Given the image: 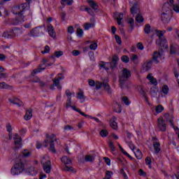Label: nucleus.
I'll list each match as a JSON object with an SVG mask.
<instances>
[{
	"mask_svg": "<svg viewBox=\"0 0 179 179\" xmlns=\"http://www.w3.org/2000/svg\"><path fill=\"white\" fill-rule=\"evenodd\" d=\"M145 165L148 166V169H152V158L150 157L145 158Z\"/></svg>",
	"mask_w": 179,
	"mask_h": 179,
	"instance_id": "41",
	"label": "nucleus"
},
{
	"mask_svg": "<svg viewBox=\"0 0 179 179\" xmlns=\"http://www.w3.org/2000/svg\"><path fill=\"white\" fill-rule=\"evenodd\" d=\"M99 135L101 136V138H107V136H108V131L101 129L99 132Z\"/></svg>",
	"mask_w": 179,
	"mask_h": 179,
	"instance_id": "45",
	"label": "nucleus"
},
{
	"mask_svg": "<svg viewBox=\"0 0 179 179\" xmlns=\"http://www.w3.org/2000/svg\"><path fill=\"white\" fill-rule=\"evenodd\" d=\"M21 156L24 159H27V157H30L31 156V152L29 151V150H27V149H24L21 152Z\"/></svg>",
	"mask_w": 179,
	"mask_h": 179,
	"instance_id": "28",
	"label": "nucleus"
},
{
	"mask_svg": "<svg viewBox=\"0 0 179 179\" xmlns=\"http://www.w3.org/2000/svg\"><path fill=\"white\" fill-rule=\"evenodd\" d=\"M44 69H45V66H44V64H41L37 69L33 70L31 73V76L33 78L31 82L33 83H38L41 87H45V83L41 81V80H40L38 77H34V75H36V73H40V72H43Z\"/></svg>",
	"mask_w": 179,
	"mask_h": 179,
	"instance_id": "1",
	"label": "nucleus"
},
{
	"mask_svg": "<svg viewBox=\"0 0 179 179\" xmlns=\"http://www.w3.org/2000/svg\"><path fill=\"white\" fill-rule=\"evenodd\" d=\"M0 89H6L8 90H10L12 89V86L6 84L5 82L0 83Z\"/></svg>",
	"mask_w": 179,
	"mask_h": 179,
	"instance_id": "39",
	"label": "nucleus"
},
{
	"mask_svg": "<svg viewBox=\"0 0 179 179\" xmlns=\"http://www.w3.org/2000/svg\"><path fill=\"white\" fill-rule=\"evenodd\" d=\"M113 176H114V173H113L111 171L107 170L105 172V177L103 178V179H111Z\"/></svg>",
	"mask_w": 179,
	"mask_h": 179,
	"instance_id": "37",
	"label": "nucleus"
},
{
	"mask_svg": "<svg viewBox=\"0 0 179 179\" xmlns=\"http://www.w3.org/2000/svg\"><path fill=\"white\" fill-rule=\"evenodd\" d=\"M169 86L167 85H164L162 88V93H163V94L167 95L169 94Z\"/></svg>",
	"mask_w": 179,
	"mask_h": 179,
	"instance_id": "47",
	"label": "nucleus"
},
{
	"mask_svg": "<svg viewBox=\"0 0 179 179\" xmlns=\"http://www.w3.org/2000/svg\"><path fill=\"white\" fill-rule=\"evenodd\" d=\"M66 107H71V108H72V110H73V111H76V113H79L80 114V115H82L83 117H87V115L83 112H82V110H80V109L77 108L76 106H72L71 104L70 106H66Z\"/></svg>",
	"mask_w": 179,
	"mask_h": 179,
	"instance_id": "27",
	"label": "nucleus"
},
{
	"mask_svg": "<svg viewBox=\"0 0 179 179\" xmlns=\"http://www.w3.org/2000/svg\"><path fill=\"white\" fill-rule=\"evenodd\" d=\"M94 159H96V156L93 155H87L85 156V162L93 163L94 162Z\"/></svg>",
	"mask_w": 179,
	"mask_h": 179,
	"instance_id": "32",
	"label": "nucleus"
},
{
	"mask_svg": "<svg viewBox=\"0 0 179 179\" xmlns=\"http://www.w3.org/2000/svg\"><path fill=\"white\" fill-rule=\"evenodd\" d=\"M33 117V109L29 108L26 109L25 115H24V120L25 121H29V120H31Z\"/></svg>",
	"mask_w": 179,
	"mask_h": 179,
	"instance_id": "19",
	"label": "nucleus"
},
{
	"mask_svg": "<svg viewBox=\"0 0 179 179\" xmlns=\"http://www.w3.org/2000/svg\"><path fill=\"white\" fill-rule=\"evenodd\" d=\"M43 26L40 25L34 27L29 31L30 37H43L44 36V32L43 31Z\"/></svg>",
	"mask_w": 179,
	"mask_h": 179,
	"instance_id": "5",
	"label": "nucleus"
},
{
	"mask_svg": "<svg viewBox=\"0 0 179 179\" xmlns=\"http://www.w3.org/2000/svg\"><path fill=\"white\" fill-rule=\"evenodd\" d=\"M17 29L16 28H9L6 29L2 34V37L7 39H12L16 37V34H17Z\"/></svg>",
	"mask_w": 179,
	"mask_h": 179,
	"instance_id": "4",
	"label": "nucleus"
},
{
	"mask_svg": "<svg viewBox=\"0 0 179 179\" xmlns=\"http://www.w3.org/2000/svg\"><path fill=\"white\" fill-rule=\"evenodd\" d=\"M171 13V8L169 7V3H164L161 14V20H162L163 23H169L170 20H171L169 14Z\"/></svg>",
	"mask_w": 179,
	"mask_h": 179,
	"instance_id": "2",
	"label": "nucleus"
},
{
	"mask_svg": "<svg viewBox=\"0 0 179 179\" xmlns=\"http://www.w3.org/2000/svg\"><path fill=\"white\" fill-rule=\"evenodd\" d=\"M169 54L171 55H178L179 52H178V49L177 48V46H176L175 45H171Z\"/></svg>",
	"mask_w": 179,
	"mask_h": 179,
	"instance_id": "23",
	"label": "nucleus"
},
{
	"mask_svg": "<svg viewBox=\"0 0 179 179\" xmlns=\"http://www.w3.org/2000/svg\"><path fill=\"white\" fill-rule=\"evenodd\" d=\"M157 127L161 132H166V131H167V124L163 117H160L157 119Z\"/></svg>",
	"mask_w": 179,
	"mask_h": 179,
	"instance_id": "6",
	"label": "nucleus"
},
{
	"mask_svg": "<svg viewBox=\"0 0 179 179\" xmlns=\"http://www.w3.org/2000/svg\"><path fill=\"white\" fill-rule=\"evenodd\" d=\"M20 6L17 5L14 6L12 9L11 12L13 15H17V16H20Z\"/></svg>",
	"mask_w": 179,
	"mask_h": 179,
	"instance_id": "26",
	"label": "nucleus"
},
{
	"mask_svg": "<svg viewBox=\"0 0 179 179\" xmlns=\"http://www.w3.org/2000/svg\"><path fill=\"white\" fill-rule=\"evenodd\" d=\"M119 148L120 149V151L122 152V153L124 155V156H127V157H129V158L131 157V155H129L127 152H126L125 150H124V148H122V147L120 144H119Z\"/></svg>",
	"mask_w": 179,
	"mask_h": 179,
	"instance_id": "57",
	"label": "nucleus"
},
{
	"mask_svg": "<svg viewBox=\"0 0 179 179\" xmlns=\"http://www.w3.org/2000/svg\"><path fill=\"white\" fill-rule=\"evenodd\" d=\"M57 136H55L54 134L50 135L48 134H46V138L47 139H50L49 141H55V138Z\"/></svg>",
	"mask_w": 179,
	"mask_h": 179,
	"instance_id": "62",
	"label": "nucleus"
},
{
	"mask_svg": "<svg viewBox=\"0 0 179 179\" xmlns=\"http://www.w3.org/2000/svg\"><path fill=\"white\" fill-rule=\"evenodd\" d=\"M117 24L121 26L122 24V20H124V13H120L118 17L116 18Z\"/></svg>",
	"mask_w": 179,
	"mask_h": 179,
	"instance_id": "34",
	"label": "nucleus"
},
{
	"mask_svg": "<svg viewBox=\"0 0 179 179\" xmlns=\"http://www.w3.org/2000/svg\"><path fill=\"white\" fill-rule=\"evenodd\" d=\"M152 148L154 150H152V148H150V150L156 156L162 152V144L160 143H152Z\"/></svg>",
	"mask_w": 179,
	"mask_h": 179,
	"instance_id": "9",
	"label": "nucleus"
},
{
	"mask_svg": "<svg viewBox=\"0 0 179 179\" xmlns=\"http://www.w3.org/2000/svg\"><path fill=\"white\" fill-rule=\"evenodd\" d=\"M64 171H70L71 173H73L74 169L72 166H69L68 165H65L63 168Z\"/></svg>",
	"mask_w": 179,
	"mask_h": 179,
	"instance_id": "52",
	"label": "nucleus"
},
{
	"mask_svg": "<svg viewBox=\"0 0 179 179\" xmlns=\"http://www.w3.org/2000/svg\"><path fill=\"white\" fill-rule=\"evenodd\" d=\"M80 10L83 12H87L88 15H90V16H94V12H93V10L90 8V7H86V6H83L80 8Z\"/></svg>",
	"mask_w": 179,
	"mask_h": 179,
	"instance_id": "24",
	"label": "nucleus"
},
{
	"mask_svg": "<svg viewBox=\"0 0 179 179\" xmlns=\"http://www.w3.org/2000/svg\"><path fill=\"white\" fill-rule=\"evenodd\" d=\"M169 8H172L176 13H179V5L174 4V0H168Z\"/></svg>",
	"mask_w": 179,
	"mask_h": 179,
	"instance_id": "17",
	"label": "nucleus"
},
{
	"mask_svg": "<svg viewBox=\"0 0 179 179\" xmlns=\"http://www.w3.org/2000/svg\"><path fill=\"white\" fill-rule=\"evenodd\" d=\"M27 174L28 176H37V171L34 168L29 169H28Z\"/></svg>",
	"mask_w": 179,
	"mask_h": 179,
	"instance_id": "48",
	"label": "nucleus"
},
{
	"mask_svg": "<svg viewBox=\"0 0 179 179\" xmlns=\"http://www.w3.org/2000/svg\"><path fill=\"white\" fill-rule=\"evenodd\" d=\"M62 55H64V52H62V50H58L55 52V58H60V57H62Z\"/></svg>",
	"mask_w": 179,
	"mask_h": 179,
	"instance_id": "54",
	"label": "nucleus"
},
{
	"mask_svg": "<svg viewBox=\"0 0 179 179\" xmlns=\"http://www.w3.org/2000/svg\"><path fill=\"white\" fill-rule=\"evenodd\" d=\"M144 21L145 18H143V16L141 14H137L136 16V22H137V23H143Z\"/></svg>",
	"mask_w": 179,
	"mask_h": 179,
	"instance_id": "40",
	"label": "nucleus"
},
{
	"mask_svg": "<svg viewBox=\"0 0 179 179\" xmlns=\"http://www.w3.org/2000/svg\"><path fill=\"white\" fill-rule=\"evenodd\" d=\"M23 171H24V164L22 160L15 163L10 170V173L13 176H19L22 174Z\"/></svg>",
	"mask_w": 179,
	"mask_h": 179,
	"instance_id": "3",
	"label": "nucleus"
},
{
	"mask_svg": "<svg viewBox=\"0 0 179 179\" xmlns=\"http://www.w3.org/2000/svg\"><path fill=\"white\" fill-rule=\"evenodd\" d=\"M42 167L44 173L46 174H50L51 173V169H52V165H51V161L47 160L45 162L42 163Z\"/></svg>",
	"mask_w": 179,
	"mask_h": 179,
	"instance_id": "10",
	"label": "nucleus"
},
{
	"mask_svg": "<svg viewBox=\"0 0 179 179\" xmlns=\"http://www.w3.org/2000/svg\"><path fill=\"white\" fill-rule=\"evenodd\" d=\"M121 59L124 64H128V62H129V57L127 55L122 56Z\"/></svg>",
	"mask_w": 179,
	"mask_h": 179,
	"instance_id": "60",
	"label": "nucleus"
},
{
	"mask_svg": "<svg viewBox=\"0 0 179 179\" xmlns=\"http://www.w3.org/2000/svg\"><path fill=\"white\" fill-rule=\"evenodd\" d=\"M163 110H164V107H163V106L162 105H158L155 108L157 114H160V113H162Z\"/></svg>",
	"mask_w": 179,
	"mask_h": 179,
	"instance_id": "50",
	"label": "nucleus"
},
{
	"mask_svg": "<svg viewBox=\"0 0 179 179\" xmlns=\"http://www.w3.org/2000/svg\"><path fill=\"white\" fill-rule=\"evenodd\" d=\"M131 76V71L128 70V69H123L122 71V75L120 76L121 78L125 79V80H128Z\"/></svg>",
	"mask_w": 179,
	"mask_h": 179,
	"instance_id": "18",
	"label": "nucleus"
},
{
	"mask_svg": "<svg viewBox=\"0 0 179 179\" xmlns=\"http://www.w3.org/2000/svg\"><path fill=\"white\" fill-rule=\"evenodd\" d=\"M109 125L110 127L113 128V129H117V128H118V125L117 124V122H115V120H110L109 122Z\"/></svg>",
	"mask_w": 179,
	"mask_h": 179,
	"instance_id": "44",
	"label": "nucleus"
},
{
	"mask_svg": "<svg viewBox=\"0 0 179 179\" xmlns=\"http://www.w3.org/2000/svg\"><path fill=\"white\" fill-rule=\"evenodd\" d=\"M50 143L49 150L52 153H57V150L55 149V142L54 141H49L48 139H45L43 141L44 148H48V144Z\"/></svg>",
	"mask_w": 179,
	"mask_h": 179,
	"instance_id": "7",
	"label": "nucleus"
},
{
	"mask_svg": "<svg viewBox=\"0 0 179 179\" xmlns=\"http://www.w3.org/2000/svg\"><path fill=\"white\" fill-rule=\"evenodd\" d=\"M101 64H99V69H104L105 71H110V68L107 65H110V62H106L101 61Z\"/></svg>",
	"mask_w": 179,
	"mask_h": 179,
	"instance_id": "25",
	"label": "nucleus"
},
{
	"mask_svg": "<svg viewBox=\"0 0 179 179\" xmlns=\"http://www.w3.org/2000/svg\"><path fill=\"white\" fill-rule=\"evenodd\" d=\"M22 137H20L19 138H17V140H14V143L16 146H18V149H20L22 148Z\"/></svg>",
	"mask_w": 179,
	"mask_h": 179,
	"instance_id": "42",
	"label": "nucleus"
},
{
	"mask_svg": "<svg viewBox=\"0 0 179 179\" xmlns=\"http://www.w3.org/2000/svg\"><path fill=\"white\" fill-rule=\"evenodd\" d=\"M77 36H78L80 38L83 37V29H78L76 31Z\"/></svg>",
	"mask_w": 179,
	"mask_h": 179,
	"instance_id": "61",
	"label": "nucleus"
},
{
	"mask_svg": "<svg viewBox=\"0 0 179 179\" xmlns=\"http://www.w3.org/2000/svg\"><path fill=\"white\" fill-rule=\"evenodd\" d=\"M103 90L107 92L108 94H111L112 91H111V87H110V84L107 83H103Z\"/></svg>",
	"mask_w": 179,
	"mask_h": 179,
	"instance_id": "30",
	"label": "nucleus"
},
{
	"mask_svg": "<svg viewBox=\"0 0 179 179\" xmlns=\"http://www.w3.org/2000/svg\"><path fill=\"white\" fill-rule=\"evenodd\" d=\"M23 22H24V17L23 15H17V17L11 21V24L13 26H17L18 24H22Z\"/></svg>",
	"mask_w": 179,
	"mask_h": 179,
	"instance_id": "13",
	"label": "nucleus"
},
{
	"mask_svg": "<svg viewBox=\"0 0 179 179\" xmlns=\"http://www.w3.org/2000/svg\"><path fill=\"white\" fill-rule=\"evenodd\" d=\"M122 101L125 104V106L131 105V101L129 100V98H127V96H122Z\"/></svg>",
	"mask_w": 179,
	"mask_h": 179,
	"instance_id": "46",
	"label": "nucleus"
},
{
	"mask_svg": "<svg viewBox=\"0 0 179 179\" xmlns=\"http://www.w3.org/2000/svg\"><path fill=\"white\" fill-rule=\"evenodd\" d=\"M67 33L69 34H73L75 33V28H73V26H69L67 28Z\"/></svg>",
	"mask_w": 179,
	"mask_h": 179,
	"instance_id": "59",
	"label": "nucleus"
},
{
	"mask_svg": "<svg viewBox=\"0 0 179 179\" xmlns=\"http://www.w3.org/2000/svg\"><path fill=\"white\" fill-rule=\"evenodd\" d=\"M138 176H140L141 177H146V176H148V173H146V172L143 171V169H140L138 170Z\"/></svg>",
	"mask_w": 179,
	"mask_h": 179,
	"instance_id": "64",
	"label": "nucleus"
},
{
	"mask_svg": "<svg viewBox=\"0 0 179 179\" xmlns=\"http://www.w3.org/2000/svg\"><path fill=\"white\" fill-rule=\"evenodd\" d=\"M144 33L145 34H150V33H152V27L150 24H146L144 26Z\"/></svg>",
	"mask_w": 179,
	"mask_h": 179,
	"instance_id": "31",
	"label": "nucleus"
},
{
	"mask_svg": "<svg viewBox=\"0 0 179 179\" xmlns=\"http://www.w3.org/2000/svg\"><path fill=\"white\" fill-rule=\"evenodd\" d=\"M162 52L155 51V52H154V53L152 55V59H150V61H152V64L154 62L156 65H157V64H159V58H160V59H162Z\"/></svg>",
	"mask_w": 179,
	"mask_h": 179,
	"instance_id": "12",
	"label": "nucleus"
},
{
	"mask_svg": "<svg viewBox=\"0 0 179 179\" xmlns=\"http://www.w3.org/2000/svg\"><path fill=\"white\" fill-rule=\"evenodd\" d=\"M126 80H125V78H121V77H120L119 82H120V86L121 89H122V87H124V86L125 85Z\"/></svg>",
	"mask_w": 179,
	"mask_h": 179,
	"instance_id": "63",
	"label": "nucleus"
},
{
	"mask_svg": "<svg viewBox=\"0 0 179 179\" xmlns=\"http://www.w3.org/2000/svg\"><path fill=\"white\" fill-rule=\"evenodd\" d=\"M65 94L67 96V101L66 103V106H69L72 104V92L69 90H66L65 92Z\"/></svg>",
	"mask_w": 179,
	"mask_h": 179,
	"instance_id": "20",
	"label": "nucleus"
},
{
	"mask_svg": "<svg viewBox=\"0 0 179 179\" xmlns=\"http://www.w3.org/2000/svg\"><path fill=\"white\" fill-rule=\"evenodd\" d=\"M61 162H63L65 166L71 164L72 163L71 158L68 157L67 156H63L61 158Z\"/></svg>",
	"mask_w": 179,
	"mask_h": 179,
	"instance_id": "29",
	"label": "nucleus"
},
{
	"mask_svg": "<svg viewBox=\"0 0 179 179\" xmlns=\"http://www.w3.org/2000/svg\"><path fill=\"white\" fill-rule=\"evenodd\" d=\"M6 128L7 132H8V134L13 133L12 131H13V129L12 128V125L10 124V123H7L6 125Z\"/></svg>",
	"mask_w": 179,
	"mask_h": 179,
	"instance_id": "56",
	"label": "nucleus"
},
{
	"mask_svg": "<svg viewBox=\"0 0 179 179\" xmlns=\"http://www.w3.org/2000/svg\"><path fill=\"white\" fill-rule=\"evenodd\" d=\"M94 23H89L87 22L84 24L85 30H90V29H93L94 27Z\"/></svg>",
	"mask_w": 179,
	"mask_h": 179,
	"instance_id": "43",
	"label": "nucleus"
},
{
	"mask_svg": "<svg viewBox=\"0 0 179 179\" xmlns=\"http://www.w3.org/2000/svg\"><path fill=\"white\" fill-rule=\"evenodd\" d=\"M99 47V45L96 42H93L92 44L90 45V50L92 51H96Z\"/></svg>",
	"mask_w": 179,
	"mask_h": 179,
	"instance_id": "49",
	"label": "nucleus"
},
{
	"mask_svg": "<svg viewBox=\"0 0 179 179\" xmlns=\"http://www.w3.org/2000/svg\"><path fill=\"white\" fill-rule=\"evenodd\" d=\"M130 13L131 15H136L138 13V3H135L130 8Z\"/></svg>",
	"mask_w": 179,
	"mask_h": 179,
	"instance_id": "33",
	"label": "nucleus"
},
{
	"mask_svg": "<svg viewBox=\"0 0 179 179\" xmlns=\"http://www.w3.org/2000/svg\"><path fill=\"white\" fill-rule=\"evenodd\" d=\"M115 40L118 45H121V44H122V40H121V37L120 36L115 35Z\"/></svg>",
	"mask_w": 179,
	"mask_h": 179,
	"instance_id": "53",
	"label": "nucleus"
},
{
	"mask_svg": "<svg viewBox=\"0 0 179 179\" xmlns=\"http://www.w3.org/2000/svg\"><path fill=\"white\" fill-rule=\"evenodd\" d=\"M152 66H153V60H146L143 64H142V72H149L150 69H152Z\"/></svg>",
	"mask_w": 179,
	"mask_h": 179,
	"instance_id": "8",
	"label": "nucleus"
},
{
	"mask_svg": "<svg viewBox=\"0 0 179 179\" xmlns=\"http://www.w3.org/2000/svg\"><path fill=\"white\" fill-rule=\"evenodd\" d=\"M155 33L157 36L158 39L164 38V34L166 33V30L160 31L159 29L155 30Z\"/></svg>",
	"mask_w": 179,
	"mask_h": 179,
	"instance_id": "36",
	"label": "nucleus"
},
{
	"mask_svg": "<svg viewBox=\"0 0 179 179\" xmlns=\"http://www.w3.org/2000/svg\"><path fill=\"white\" fill-rule=\"evenodd\" d=\"M134 155L138 160H141L142 157H143V154L139 148L136 150V152H134Z\"/></svg>",
	"mask_w": 179,
	"mask_h": 179,
	"instance_id": "35",
	"label": "nucleus"
},
{
	"mask_svg": "<svg viewBox=\"0 0 179 179\" xmlns=\"http://www.w3.org/2000/svg\"><path fill=\"white\" fill-rule=\"evenodd\" d=\"M157 45H159V47H166L167 46V39L166 37L161 38L159 39H157L156 41Z\"/></svg>",
	"mask_w": 179,
	"mask_h": 179,
	"instance_id": "21",
	"label": "nucleus"
},
{
	"mask_svg": "<svg viewBox=\"0 0 179 179\" xmlns=\"http://www.w3.org/2000/svg\"><path fill=\"white\" fill-rule=\"evenodd\" d=\"M173 75L176 79V82L178 83V87H179V79H178V77H179V73H178V71L177 70H174L173 71Z\"/></svg>",
	"mask_w": 179,
	"mask_h": 179,
	"instance_id": "58",
	"label": "nucleus"
},
{
	"mask_svg": "<svg viewBox=\"0 0 179 179\" xmlns=\"http://www.w3.org/2000/svg\"><path fill=\"white\" fill-rule=\"evenodd\" d=\"M152 75V73H149L147 76V79L148 80H150V83H151V85H153L154 89H157V85H159V83L157 82V80L153 77Z\"/></svg>",
	"mask_w": 179,
	"mask_h": 179,
	"instance_id": "14",
	"label": "nucleus"
},
{
	"mask_svg": "<svg viewBox=\"0 0 179 179\" xmlns=\"http://www.w3.org/2000/svg\"><path fill=\"white\" fill-rule=\"evenodd\" d=\"M48 33L52 38H55L57 37V34L55 33V29H54V27L52 24H49L48 25Z\"/></svg>",
	"mask_w": 179,
	"mask_h": 179,
	"instance_id": "15",
	"label": "nucleus"
},
{
	"mask_svg": "<svg viewBox=\"0 0 179 179\" xmlns=\"http://www.w3.org/2000/svg\"><path fill=\"white\" fill-rule=\"evenodd\" d=\"M87 3L93 9V10H98L99 9V4L96 3L94 0H87Z\"/></svg>",
	"mask_w": 179,
	"mask_h": 179,
	"instance_id": "22",
	"label": "nucleus"
},
{
	"mask_svg": "<svg viewBox=\"0 0 179 179\" xmlns=\"http://www.w3.org/2000/svg\"><path fill=\"white\" fill-rule=\"evenodd\" d=\"M157 92H159V87H157V88H155V87H152L150 90V93L152 97H155L157 96Z\"/></svg>",
	"mask_w": 179,
	"mask_h": 179,
	"instance_id": "38",
	"label": "nucleus"
},
{
	"mask_svg": "<svg viewBox=\"0 0 179 179\" xmlns=\"http://www.w3.org/2000/svg\"><path fill=\"white\" fill-rule=\"evenodd\" d=\"M50 51H51L50 46L48 45H46L44 48V50H42L41 52V54L44 55V54H48V52H50Z\"/></svg>",
	"mask_w": 179,
	"mask_h": 179,
	"instance_id": "51",
	"label": "nucleus"
},
{
	"mask_svg": "<svg viewBox=\"0 0 179 179\" xmlns=\"http://www.w3.org/2000/svg\"><path fill=\"white\" fill-rule=\"evenodd\" d=\"M8 101L10 103H12V104H16V106H19V99L17 98L14 99H8Z\"/></svg>",
	"mask_w": 179,
	"mask_h": 179,
	"instance_id": "55",
	"label": "nucleus"
},
{
	"mask_svg": "<svg viewBox=\"0 0 179 179\" xmlns=\"http://www.w3.org/2000/svg\"><path fill=\"white\" fill-rule=\"evenodd\" d=\"M19 6H20V9L21 10L20 13V16H23L24 12H26V10H29L30 9V6L27 3H22V4L19 5Z\"/></svg>",
	"mask_w": 179,
	"mask_h": 179,
	"instance_id": "16",
	"label": "nucleus"
},
{
	"mask_svg": "<svg viewBox=\"0 0 179 179\" xmlns=\"http://www.w3.org/2000/svg\"><path fill=\"white\" fill-rule=\"evenodd\" d=\"M62 79H64V74L59 73L57 76L53 80L54 86L57 87L59 90H61L62 89V87H61V85H59V82H61Z\"/></svg>",
	"mask_w": 179,
	"mask_h": 179,
	"instance_id": "11",
	"label": "nucleus"
}]
</instances>
